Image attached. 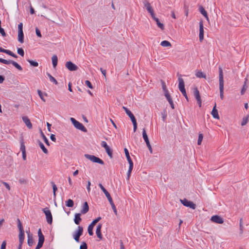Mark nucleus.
Listing matches in <instances>:
<instances>
[{
  "instance_id": "obj_44",
  "label": "nucleus",
  "mask_w": 249,
  "mask_h": 249,
  "mask_svg": "<svg viewBox=\"0 0 249 249\" xmlns=\"http://www.w3.org/2000/svg\"><path fill=\"white\" fill-rule=\"evenodd\" d=\"M203 136L202 134H199L198 136V139L197 140V144L200 145L203 140Z\"/></svg>"
},
{
  "instance_id": "obj_10",
  "label": "nucleus",
  "mask_w": 249,
  "mask_h": 249,
  "mask_svg": "<svg viewBox=\"0 0 249 249\" xmlns=\"http://www.w3.org/2000/svg\"><path fill=\"white\" fill-rule=\"evenodd\" d=\"M101 218L100 217H97V218L94 219L91 222V223L89 226L88 231V233L89 234V235L91 236L93 235V231H92L93 228L94 227V226L95 225V224L97 222H98V221L101 219Z\"/></svg>"
},
{
  "instance_id": "obj_58",
  "label": "nucleus",
  "mask_w": 249,
  "mask_h": 249,
  "mask_svg": "<svg viewBox=\"0 0 249 249\" xmlns=\"http://www.w3.org/2000/svg\"><path fill=\"white\" fill-rule=\"evenodd\" d=\"M0 33L2 35V36H6V33H5L4 30L0 27Z\"/></svg>"
},
{
  "instance_id": "obj_19",
  "label": "nucleus",
  "mask_w": 249,
  "mask_h": 249,
  "mask_svg": "<svg viewBox=\"0 0 249 249\" xmlns=\"http://www.w3.org/2000/svg\"><path fill=\"white\" fill-rule=\"evenodd\" d=\"M129 118H130L133 125L134 132H135L137 128V124L135 117L133 114H132L129 116Z\"/></svg>"
},
{
  "instance_id": "obj_26",
  "label": "nucleus",
  "mask_w": 249,
  "mask_h": 249,
  "mask_svg": "<svg viewBox=\"0 0 249 249\" xmlns=\"http://www.w3.org/2000/svg\"><path fill=\"white\" fill-rule=\"evenodd\" d=\"M52 63L53 67L55 68L57 64L58 58L56 55L54 54L52 57Z\"/></svg>"
},
{
  "instance_id": "obj_36",
  "label": "nucleus",
  "mask_w": 249,
  "mask_h": 249,
  "mask_svg": "<svg viewBox=\"0 0 249 249\" xmlns=\"http://www.w3.org/2000/svg\"><path fill=\"white\" fill-rule=\"evenodd\" d=\"M249 116L247 115L246 117H244L243 118L241 124L242 126L245 125L247 124L249 120Z\"/></svg>"
},
{
  "instance_id": "obj_49",
  "label": "nucleus",
  "mask_w": 249,
  "mask_h": 249,
  "mask_svg": "<svg viewBox=\"0 0 249 249\" xmlns=\"http://www.w3.org/2000/svg\"><path fill=\"white\" fill-rule=\"evenodd\" d=\"M123 108L124 109V110L125 111V113H126V114L129 117L130 116H131L132 114H133L132 113V112L128 109L127 108H126V107H123Z\"/></svg>"
},
{
  "instance_id": "obj_12",
  "label": "nucleus",
  "mask_w": 249,
  "mask_h": 249,
  "mask_svg": "<svg viewBox=\"0 0 249 249\" xmlns=\"http://www.w3.org/2000/svg\"><path fill=\"white\" fill-rule=\"evenodd\" d=\"M211 220L214 223L222 224L224 222L223 218L219 215H215L211 217Z\"/></svg>"
},
{
  "instance_id": "obj_57",
  "label": "nucleus",
  "mask_w": 249,
  "mask_h": 249,
  "mask_svg": "<svg viewBox=\"0 0 249 249\" xmlns=\"http://www.w3.org/2000/svg\"><path fill=\"white\" fill-rule=\"evenodd\" d=\"M36 36L39 37H41V33H40V30L38 29V28H36Z\"/></svg>"
},
{
  "instance_id": "obj_29",
  "label": "nucleus",
  "mask_w": 249,
  "mask_h": 249,
  "mask_svg": "<svg viewBox=\"0 0 249 249\" xmlns=\"http://www.w3.org/2000/svg\"><path fill=\"white\" fill-rule=\"evenodd\" d=\"M196 75L198 78H204L206 79V75L202 72L201 71H198L196 72Z\"/></svg>"
},
{
  "instance_id": "obj_46",
  "label": "nucleus",
  "mask_w": 249,
  "mask_h": 249,
  "mask_svg": "<svg viewBox=\"0 0 249 249\" xmlns=\"http://www.w3.org/2000/svg\"><path fill=\"white\" fill-rule=\"evenodd\" d=\"M11 60H7L1 58H0V62L4 64H9L11 63Z\"/></svg>"
},
{
  "instance_id": "obj_54",
  "label": "nucleus",
  "mask_w": 249,
  "mask_h": 249,
  "mask_svg": "<svg viewBox=\"0 0 249 249\" xmlns=\"http://www.w3.org/2000/svg\"><path fill=\"white\" fill-rule=\"evenodd\" d=\"M242 219H241L240 220V234H242L243 232V225L242 223Z\"/></svg>"
},
{
  "instance_id": "obj_11",
  "label": "nucleus",
  "mask_w": 249,
  "mask_h": 249,
  "mask_svg": "<svg viewBox=\"0 0 249 249\" xmlns=\"http://www.w3.org/2000/svg\"><path fill=\"white\" fill-rule=\"evenodd\" d=\"M65 67L70 71H75L78 69V67L71 61L67 62Z\"/></svg>"
},
{
  "instance_id": "obj_60",
  "label": "nucleus",
  "mask_w": 249,
  "mask_h": 249,
  "mask_svg": "<svg viewBox=\"0 0 249 249\" xmlns=\"http://www.w3.org/2000/svg\"><path fill=\"white\" fill-rule=\"evenodd\" d=\"M99 186L101 188V189L102 190V191L104 193V194L105 193V192L106 193V192H107V190L104 188V187L102 185V184L99 183Z\"/></svg>"
},
{
  "instance_id": "obj_20",
  "label": "nucleus",
  "mask_w": 249,
  "mask_h": 249,
  "mask_svg": "<svg viewBox=\"0 0 249 249\" xmlns=\"http://www.w3.org/2000/svg\"><path fill=\"white\" fill-rule=\"evenodd\" d=\"M152 18L156 22V23H157L158 26L160 29H161L162 30H164V25L160 21L159 18H156L155 17V15L154 17H152Z\"/></svg>"
},
{
  "instance_id": "obj_13",
  "label": "nucleus",
  "mask_w": 249,
  "mask_h": 249,
  "mask_svg": "<svg viewBox=\"0 0 249 249\" xmlns=\"http://www.w3.org/2000/svg\"><path fill=\"white\" fill-rule=\"evenodd\" d=\"M199 38L200 42H201L204 38V29L203 25L202 22H199Z\"/></svg>"
},
{
  "instance_id": "obj_22",
  "label": "nucleus",
  "mask_w": 249,
  "mask_h": 249,
  "mask_svg": "<svg viewBox=\"0 0 249 249\" xmlns=\"http://www.w3.org/2000/svg\"><path fill=\"white\" fill-rule=\"evenodd\" d=\"M27 234H28V240H27V243L28 245L29 246H32L34 244V240L33 236L30 233V231H27Z\"/></svg>"
},
{
  "instance_id": "obj_62",
  "label": "nucleus",
  "mask_w": 249,
  "mask_h": 249,
  "mask_svg": "<svg viewBox=\"0 0 249 249\" xmlns=\"http://www.w3.org/2000/svg\"><path fill=\"white\" fill-rule=\"evenodd\" d=\"M2 184L5 186V187L8 190H10V187L9 186V185L6 182H4L3 181L2 182Z\"/></svg>"
},
{
  "instance_id": "obj_37",
  "label": "nucleus",
  "mask_w": 249,
  "mask_h": 249,
  "mask_svg": "<svg viewBox=\"0 0 249 249\" xmlns=\"http://www.w3.org/2000/svg\"><path fill=\"white\" fill-rule=\"evenodd\" d=\"M106 151L107 153L108 156L110 157V158H112V151L110 149L109 146H108L107 148H105Z\"/></svg>"
},
{
  "instance_id": "obj_6",
  "label": "nucleus",
  "mask_w": 249,
  "mask_h": 249,
  "mask_svg": "<svg viewBox=\"0 0 249 249\" xmlns=\"http://www.w3.org/2000/svg\"><path fill=\"white\" fill-rule=\"evenodd\" d=\"M193 93L195 97L196 98L197 103L199 105V107L201 106V99L199 91L198 90L197 87L195 86L193 89Z\"/></svg>"
},
{
  "instance_id": "obj_27",
  "label": "nucleus",
  "mask_w": 249,
  "mask_h": 249,
  "mask_svg": "<svg viewBox=\"0 0 249 249\" xmlns=\"http://www.w3.org/2000/svg\"><path fill=\"white\" fill-rule=\"evenodd\" d=\"M199 11L201 13V14L202 15H203L206 18H207L208 19V15H207V13L206 11L205 10V9L202 6H200L199 7Z\"/></svg>"
},
{
  "instance_id": "obj_55",
  "label": "nucleus",
  "mask_w": 249,
  "mask_h": 249,
  "mask_svg": "<svg viewBox=\"0 0 249 249\" xmlns=\"http://www.w3.org/2000/svg\"><path fill=\"white\" fill-rule=\"evenodd\" d=\"M85 84L89 88H90L91 89H92L93 88V87H92L91 83L89 80H86L85 81Z\"/></svg>"
},
{
  "instance_id": "obj_64",
  "label": "nucleus",
  "mask_w": 249,
  "mask_h": 249,
  "mask_svg": "<svg viewBox=\"0 0 249 249\" xmlns=\"http://www.w3.org/2000/svg\"><path fill=\"white\" fill-rule=\"evenodd\" d=\"M18 31H23V24L22 23H20L18 25Z\"/></svg>"
},
{
  "instance_id": "obj_17",
  "label": "nucleus",
  "mask_w": 249,
  "mask_h": 249,
  "mask_svg": "<svg viewBox=\"0 0 249 249\" xmlns=\"http://www.w3.org/2000/svg\"><path fill=\"white\" fill-rule=\"evenodd\" d=\"M211 114L214 118L219 119L218 110L216 108V103H215L214 106L213 108Z\"/></svg>"
},
{
  "instance_id": "obj_9",
  "label": "nucleus",
  "mask_w": 249,
  "mask_h": 249,
  "mask_svg": "<svg viewBox=\"0 0 249 249\" xmlns=\"http://www.w3.org/2000/svg\"><path fill=\"white\" fill-rule=\"evenodd\" d=\"M143 4L144 5V6L146 8L147 11L151 15V17H154L155 15L154 13V10L152 7L151 6L150 3L147 0H144L143 1Z\"/></svg>"
},
{
  "instance_id": "obj_7",
  "label": "nucleus",
  "mask_w": 249,
  "mask_h": 249,
  "mask_svg": "<svg viewBox=\"0 0 249 249\" xmlns=\"http://www.w3.org/2000/svg\"><path fill=\"white\" fill-rule=\"evenodd\" d=\"M42 211L45 214L47 222L48 224H51L53 221V217L51 211L48 208L43 209Z\"/></svg>"
},
{
  "instance_id": "obj_50",
  "label": "nucleus",
  "mask_w": 249,
  "mask_h": 249,
  "mask_svg": "<svg viewBox=\"0 0 249 249\" xmlns=\"http://www.w3.org/2000/svg\"><path fill=\"white\" fill-rule=\"evenodd\" d=\"M38 239H44V237L42 233L41 229H39L38 231Z\"/></svg>"
},
{
  "instance_id": "obj_42",
  "label": "nucleus",
  "mask_w": 249,
  "mask_h": 249,
  "mask_svg": "<svg viewBox=\"0 0 249 249\" xmlns=\"http://www.w3.org/2000/svg\"><path fill=\"white\" fill-rule=\"evenodd\" d=\"M27 61L33 66L37 67L38 66V63L37 62L30 59H28Z\"/></svg>"
},
{
  "instance_id": "obj_25",
  "label": "nucleus",
  "mask_w": 249,
  "mask_h": 249,
  "mask_svg": "<svg viewBox=\"0 0 249 249\" xmlns=\"http://www.w3.org/2000/svg\"><path fill=\"white\" fill-rule=\"evenodd\" d=\"M142 137H143V138L144 141L146 142V144H149L150 143V142H149V139L148 138V136L146 134V130H145V128H143V129H142Z\"/></svg>"
},
{
  "instance_id": "obj_34",
  "label": "nucleus",
  "mask_w": 249,
  "mask_h": 249,
  "mask_svg": "<svg viewBox=\"0 0 249 249\" xmlns=\"http://www.w3.org/2000/svg\"><path fill=\"white\" fill-rule=\"evenodd\" d=\"M66 205L68 207H72L74 202L72 199H69L66 202Z\"/></svg>"
},
{
  "instance_id": "obj_23",
  "label": "nucleus",
  "mask_w": 249,
  "mask_h": 249,
  "mask_svg": "<svg viewBox=\"0 0 249 249\" xmlns=\"http://www.w3.org/2000/svg\"><path fill=\"white\" fill-rule=\"evenodd\" d=\"M89 210L88 204L87 202H85L83 206V208L81 210V213L82 214L86 213Z\"/></svg>"
},
{
  "instance_id": "obj_5",
  "label": "nucleus",
  "mask_w": 249,
  "mask_h": 249,
  "mask_svg": "<svg viewBox=\"0 0 249 249\" xmlns=\"http://www.w3.org/2000/svg\"><path fill=\"white\" fill-rule=\"evenodd\" d=\"M85 157L90 160V161H92L93 162H96L99 163L101 165L104 164V162L103 160L100 158L96 157V156L94 155H89V154H85L84 155Z\"/></svg>"
},
{
  "instance_id": "obj_18",
  "label": "nucleus",
  "mask_w": 249,
  "mask_h": 249,
  "mask_svg": "<svg viewBox=\"0 0 249 249\" xmlns=\"http://www.w3.org/2000/svg\"><path fill=\"white\" fill-rule=\"evenodd\" d=\"M102 224H99L98 226H97L96 230V233L97 234V237L100 239H102V235L101 232V228H102Z\"/></svg>"
},
{
  "instance_id": "obj_30",
  "label": "nucleus",
  "mask_w": 249,
  "mask_h": 249,
  "mask_svg": "<svg viewBox=\"0 0 249 249\" xmlns=\"http://www.w3.org/2000/svg\"><path fill=\"white\" fill-rule=\"evenodd\" d=\"M188 207L193 210H195L196 207V205L193 202L188 200Z\"/></svg>"
},
{
  "instance_id": "obj_56",
  "label": "nucleus",
  "mask_w": 249,
  "mask_h": 249,
  "mask_svg": "<svg viewBox=\"0 0 249 249\" xmlns=\"http://www.w3.org/2000/svg\"><path fill=\"white\" fill-rule=\"evenodd\" d=\"M162 88L164 92V93L168 92V90L166 89V86L165 83L163 82H162Z\"/></svg>"
},
{
  "instance_id": "obj_41",
  "label": "nucleus",
  "mask_w": 249,
  "mask_h": 249,
  "mask_svg": "<svg viewBox=\"0 0 249 249\" xmlns=\"http://www.w3.org/2000/svg\"><path fill=\"white\" fill-rule=\"evenodd\" d=\"M105 195L106 196V197H107L110 204L113 202L112 199L109 193L108 192H106V193L105 192Z\"/></svg>"
},
{
  "instance_id": "obj_63",
  "label": "nucleus",
  "mask_w": 249,
  "mask_h": 249,
  "mask_svg": "<svg viewBox=\"0 0 249 249\" xmlns=\"http://www.w3.org/2000/svg\"><path fill=\"white\" fill-rule=\"evenodd\" d=\"M180 201L184 206H187V199H186L184 198L183 200L180 199Z\"/></svg>"
},
{
  "instance_id": "obj_33",
  "label": "nucleus",
  "mask_w": 249,
  "mask_h": 249,
  "mask_svg": "<svg viewBox=\"0 0 249 249\" xmlns=\"http://www.w3.org/2000/svg\"><path fill=\"white\" fill-rule=\"evenodd\" d=\"M39 145L41 149L42 150L43 152L45 154H47L48 153V150L45 148L44 144L41 142H39Z\"/></svg>"
},
{
  "instance_id": "obj_43",
  "label": "nucleus",
  "mask_w": 249,
  "mask_h": 249,
  "mask_svg": "<svg viewBox=\"0 0 249 249\" xmlns=\"http://www.w3.org/2000/svg\"><path fill=\"white\" fill-rule=\"evenodd\" d=\"M18 227L19 231H24L21 223L19 219H18Z\"/></svg>"
},
{
  "instance_id": "obj_1",
  "label": "nucleus",
  "mask_w": 249,
  "mask_h": 249,
  "mask_svg": "<svg viewBox=\"0 0 249 249\" xmlns=\"http://www.w3.org/2000/svg\"><path fill=\"white\" fill-rule=\"evenodd\" d=\"M219 82L220 98L223 100L224 98V79L222 69L219 67Z\"/></svg>"
},
{
  "instance_id": "obj_47",
  "label": "nucleus",
  "mask_w": 249,
  "mask_h": 249,
  "mask_svg": "<svg viewBox=\"0 0 249 249\" xmlns=\"http://www.w3.org/2000/svg\"><path fill=\"white\" fill-rule=\"evenodd\" d=\"M164 95H165V97L166 98L167 100H168V101L169 102V103L173 102V101L172 100V98H171V97L170 96V95L169 93V92L165 93Z\"/></svg>"
},
{
  "instance_id": "obj_59",
  "label": "nucleus",
  "mask_w": 249,
  "mask_h": 249,
  "mask_svg": "<svg viewBox=\"0 0 249 249\" xmlns=\"http://www.w3.org/2000/svg\"><path fill=\"white\" fill-rule=\"evenodd\" d=\"M6 245V241H3L1 245L0 249H5Z\"/></svg>"
},
{
  "instance_id": "obj_53",
  "label": "nucleus",
  "mask_w": 249,
  "mask_h": 249,
  "mask_svg": "<svg viewBox=\"0 0 249 249\" xmlns=\"http://www.w3.org/2000/svg\"><path fill=\"white\" fill-rule=\"evenodd\" d=\"M87 245L85 242H83L80 246V249H87Z\"/></svg>"
},
{
  "instance_id": "obj_4",
  "label": "nucleus",
  "mask_w": 249,
  "mask_h": 249,
  "mask_svg": "<svg viewBox=\"0 0 249 249\" xmlns=\"http://www.w3.org/2000/svg\"><path fill=\"white\" fill-rule=\"evenodd\" d=\"M70 120L76 128L85 132H87V130L85 127L81 123L76 121L74 118H71Z\"/></svg>"
},
{
  "instance_id": "obj_48",
  "label": "nucleus",
  "mask_w": 249,
  "mask_h": 249,
  "mask_svg": "<svg viewBox=\"0 0 249 249\" xmlns=\"http://www.w3.org/2000/svg\"><path fill=\"white\" fill-rule=\"evenodd\" d=\"M17 53L21 56H23L24 55V52L22 48H18L17 50Z\"/></svg>"
},
{
  "instance_id": "obj_28",
  "label": "nucleus",
  "mask_w": 249,
  "mask_h": 249,
  "mask_svg": "<svg viewBox=\"0 0 249 249\" xmlns=\"http://www.w3.org/2000/svg\"><path fill=\"white\" fill-rule=\"evenodd\" d=\"M247 81H248V79H247V78H246L245 82H244V84L243 88L241 91V95H243L247 89V88H248V86H247Z\"/></svg>"
},
{
  "instance_id": "obj_40",
  "label": "nucleus",
  "mask_w": 249,
  "mask_h": 249,
  "mask_svg": "<svg viewBox=\"0 0 249 249\" xmlns=\"http://www.w3.org/2000/svg\"><path fill=\"white\" fill-rule=\"evenodd\" d=\"M51 184H52V187H53V196H54V197H55V196H56V193H56V191L57 190V188L56 185L55 184V183L53 182H51Z\"/></svg>"
},
{
  "instance_id": "obj_45",
  "label": "nucleus",
  "mask_w": 249,
  "mask_h": 249,
  "mask_svg": "<svg viewBox=\"0 0 249 249\" xmlns=\"http://www.w3.org/2000/svg\"><path fill=\"white\" fill-rule=\"evenodd\" d=\"M21 143V144H20V150L22 152H25L26 151H25V145L24 144V142L23 141V140H22L20 142Z\"/></svg>"
},
{
  "instance_id": "obj_31",
  "label": "nucleus",
  "mask_w": 249,
  "mask_h": 249,
  "mask_svg": "<svg viewBox=\"0 0 249 249\" xmlns=\"http://www.w3.org/2000/svg\"><path fill=\"white\" fill-rule=\"evenodd\" d=\"M160 45L164 47H171L172 46L171 43L167 40L162 41L160 43Z\"/></svg>"
},
{
  "instance_id": "obj_38",
  "label": "nucleus",
  "mask_w": 249,
  "mask_h": 249,
  "mask_svg": "<svg viewBox=\"0 0 249 249\" xmlns=\"http://www.w3.org/2000/svg\"><path fill=\"white\" fill-rule=\"evenodd\" d=\"M44 239H38V242L36 249H39L41 248L43 244Z\"/></svg>"
},
{
  "instance_id": "obj_2",
  "label": "nucleus",
  "mask_w": 249,
  "mask_h": 249,
  "mask_svg": "<svg viewBox=\"0 0 249 249\" xmlns=\"http://www.w3.org/2000/svg\"><path fill=\"white\" fill-rule=\"evenodd\" d=\"M124 151L126 158L127 159V160L128 162L129 165V169H128V170L127 173V179L129 180V178L131 175V172H132L133 168V161L130 157L129 152H128L127 149L125 148L124 149Z\"/></svg>"
},
{
  "instance_id": "obj_52",
  "label": "nucleus",
  "mask_w": 249,
  "mask_h": 249,
  "mask_svg": "<svg viewBox=\"0 0 249 249\" xmlns=\"http://www.w3.org/2000/svg\"><path fill=\"white\" fill-rule=\"evenodd\" d=\"M37 92L38 93V95L40 97V98H41V99L43 101V102H45L46 100L45 99V98L43 97V94H42V92H41V91L40 90H37Z\"/></svg>"
},
{
  "instance_id": "obj_21",
  "label": "nucleus",
  "mask_w": 249,
  "mask_h": 249,
  "mask_svg": "<svg viewBox=\"0 0 249 249\" xmlns=\"http://www.w3.org/2000/svg\"><path fill=\"white\" fill-rule=\"evenodd\" d=\"M80 216H81V213H76L74 215V223L76 225L79 224L80 222L82 220V219L81 218Z\"/></svg>"
},
{
  "instance_id": "obj_51",
  "label": "nucleus",
  "mask_w": 249,
  "mask_h": 249,
  "mask_svg": "<svg viewBox=\"0 0 249 249\" xmlns=\"http://www.w3.org/2000/svg\"><path fill=\"white\" fill-rule=\"evenodd\" d=\"M110 204L111 205V208H112L114 213L115 214V215H117V211L116 207H115L114 203L112 202V203H110Z\"/></svg>"
},
{
  "instance_id": "obj_32",
  "label": "nucleus",
  "mask_w": 249,
  "mask_h": 249,
  "mask_svg": "<svg viewBox=\"0 0 249 249\" xmlns=\"http://www.w3.org/2000/svg\"><path fill=\"white\" fill-rule=\"evenodd\" d=\"M10 64H12L13 66H14L19 71L22 70V67L16 62L11 60Z\"/></svg>"
},
{
  "instance_id": "obj_14",
  "label": "nucleus",
  "mask_w": 249,
  "mask_h": 249,
  "mask_svg": "<svg viewBox=\"0 0 249 249\" xmlns=\"http://www.w3.org/2000/svg\"><path fill=\"white\" fill-rule=\"evenodd\" d=\"M23 121L27 127L29 129L32 128V124L30 120L27 116H23L22 118Z\"/></svg>"
},
{
  "instance_id": "obj_24",
  "label": "nucleus",
  "mask_w": 249,
  "mask_h": 249,
  "mask_svg": "<svg viewBox=\"0 0 249 249\" xmlns=\"http://www.w3.org/2000/svg\"><path fill=\"white\" fill-rule=\"evenodd\" d=\"M18 40L22 43L24 42V35L23 31H18Z\"/></svg>"
},
{
  "instance_id": "obj_8",
  "label": "nucleus",
  "mask_w": 249,
  "mask_h": 249,
  "mask_svg": "<svg viewBox=\"0 0 249 249\" xmlns=\"http://www.w3.org/2000/svg\"><path fill=\"white\" fill-rule=\"evenodd\" d=\"M83 228L81 226L78 227V230L76 231H75L73 234V237L77 242L79 241L80 236H81L83 234Z\"/></svg>"
},
{
  "instance_id": "obj_16",
  "label": "nucleus",
  "mask_w": 249,
  "mask_h": 249,
  "mask_svg": "<svg viewBox=\"0 0 249 249\" xmlns=\"http://www.w3.org/2000/svg\"><path fill=\"white\" fill-rule=\"evenodd\" d=\"M24 239V231H19V244L18 249H20L21 246L22 245V243L23 242Z\"/></svg>"
},
{
  "instance_id": "obj_3",
  "label": "nucleus",
  "mask_w": 249,
  "mask_h": 249,
  "mask_svg": "<svg viewBox=\"0 0 249 249\" xmlns=\"http://www.w3.org/2000/svg\"><path fill=\"white\" fill-rule=\"evenodd\" d=\"M178 89L181 92L182 94L185 96V97L187 99V94L186 92V90L184 87V82L183 79L181 77V75L180 74H178Z\"/></svg>"
},
{
  "instance_id": "obj_39",
  "label": "nucleus",
  "mask_w": 249,
  "mask_h": 249,
  "mask_svg": "<svg viewBox=\"0 0 249 249\" xmlns=\"http://www.w3.org/2000/svg\"><path fill=\"white\" fill-rule=\"evenodd\" d=\"M47 75L49 77L50 80L53 82L55 85H57L58 84L57 81L56 80V79L52 76L50 73H47Z\"/></svg>"
},
{
  "instance_id": "obj_15",
  "label": "nucleus",
  "mask_w": 249,
  "mask_h": 249,
  "mask_svg": "<svg viewBox=\"0 0 249 249\" xmlns=\"http://www.w3.org/2000/svg\"><path fill=\"white\" fill-rule=\"evenodd\" d=\"M0 52L4 53L16 58L18 57V56L11 51L9 50L4 49L1 47H0Z\"/></svg>"
},
{
  "instance_id": "obj_61",
  "label": "nucleus",
  "mask_w": 249,
  "mask_h": 249,
  "mask_svg": "<svg viewBox=\"0 0 249 249\" xmlns=\"http://www.w3.org/2000/svg\"><path fill=\"white\" fill-rule=\"evenodd\" d=\"M101 146L103 147L105 149L107 148L108 145L107 144V142L105 141H102L101 142Z\"/></svg>"
},
{
  "instance_id": "obj_35",
  "label": "nucleus",
  "mask_w": 249,
  "mask_h": 249,
  "mask_svg": "<svg viewBox=\"0 0 249 249\" xmlns=\"http://www.w3.org/2000/svg\"><path fill=\"white\" fill-rule=\"evenodd\" d=\"M41 135L46 144L48 145H50L49 142L46 137L45 136L41 130L40 131Z\"/></svg>"
}]
</instances>
